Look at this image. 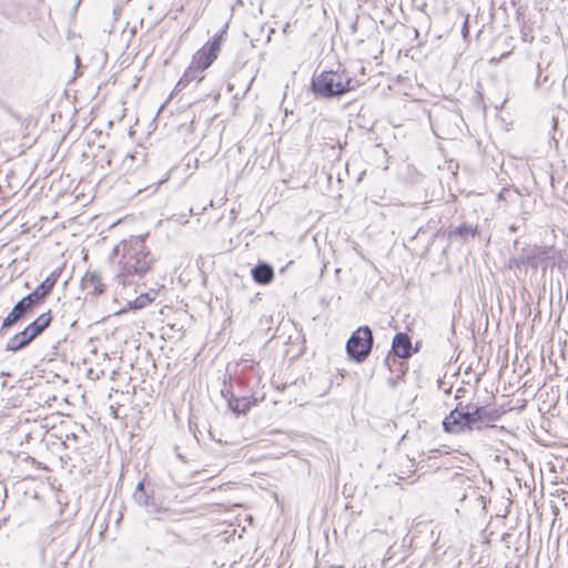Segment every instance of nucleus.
<instances>
[{
	"instance_id": "obj_8",
	"label": "nucleus",
	"mask_w": 568,
	"mask_h": 568,
	"mask_svg": "<svg viewBox=\"0 0 568 568\" xmlns=\"http://www.w3.org/2000/svg\"><path fill=\"white\" fill-rule=\"evenodd\" d=\"M412 344L409 337L404 333H397L393 339V351L396 356L407 358L410 356Z\"/></svg>"
},
{
	"instance_id": "obj_20",
	"label": "nucleus",
	"mask_w": 568,
	"mask_h": 568,
	"mask_svg": "<svg viewBox=\"0 0 568 568\" xmlns=\"http://www.w3.org/2000/svg\"><path fill=\"white\" fill-rule=\"evenodd\" d=\"M136 154H138V152H136V153H134V154H128V155L125 156L124 162H126L128 160L133 161V160L135 159Z\"/></svg>"
},
{
	"instance_id": "obj_14",
	"label": "nucleus",
	"mask_w": 568,
	"mask_h": 568,
	"mask_svg": "<svg viewBox=\"0 0 568 568\" xmlns=\"http://www.w3.org/2000/svg\"><path fill=\"white\" fill-rule=\"evenodd\" d=\"M133 498L134 500L139 504V505H148L149 503V496L144 489V484L143 481H140L138 485H136V488L133 493Z\"/></svg>"
},
{
	"instance_id": "obj_19",
	"label": "nucleus",
	"mask_w": 568,
	"mask_h": 568,
	"mask_svg": "<svg viewBox=\"0 0 568 568\" xmlns=\"http://www.w3.org/2000/svg\"><path fill=\"white\" fill-rule=\"evenodd\" d=\"M468 32H469V28H468V16H467L465 19L464 26H463V30H462L463 37L467 38Z\"/></svg>"
},
{
	"instance_id": "obj_16",
	"label": "nucleus",
	"mask_w": 568,
	"mask_h": 568,
	"mask_svg": "<svg viewBox=\"0 0 568 568\" xmlns=\"http://www.w3.org/2000/svg\"><path fill=\"white\" fill-rule=\"evenodd\" d=\"M51 321H52L51 313L47 312V313H43V314L39 315L38 318L36 321H33V323L39 328L44 331L50 325Z\"/></svg>"
},
{
	"instance_id": "obj_4",
	"label": "nucleus",
	"mask_w": 568,
	"mask_h": 568,
	"mask_svg": "<svg viewBox=\"0 0 568 568\" xmlns=\"http://www.w3.org/2000/svg\"><path fill=\"white\" fill-rule=\"evenodd\" d=\"M373 345V335L368 326L357 328L348 338L346 351L356 362H363L369 354Z\"/></svg>"
},
{
	"instance_id": "obj_7",
	"label": "nucleus",
	"mask_w": 568,
	"mask_h": 568,
	"mask_svg": "<svg viewBox=\"0 0 568 568\" xmlns=\"http://www.w3.org/2000/svg\"><path fill=\"white\" fill-rule=\"evenodd\" d=\"M33 306L30 304V300L29 298H22L21 301H19L14 306L13 308L11 310V312L8 314V316L3 320L2 322V327L1 329H6L10 326H12L14 323H17L21 317H23V315L30 310L32 308Z\"/></svg>"
},
{
	"instance_id": "obj_18",
	"label": "nucleus",
	"mask_w": 568,
	"mask_h": 568,
	"mask_svg": "<svg viewBox=\"0 0 568 568\" xmlns=\"http://www.w3.org/2000/svg\"><path fill=\"white\" fill-rule=\"evenodd\" d=\"M24 331L28 333L29 337L33 341L37 336H39L43 331L39 328L33 322L30 323Z\"/></svg>"
},
{
	"instance_id": "obj_13",
	"label": "nucleus",
	"mask_w": 568,
	"mask_h": 568,
	"mask_svg": "<svg viewBox=\"0 0 568 568\" xmlns=\"http://www.w3.org/2000/svg\"><path fill=\"white\" fill-rule=\"evenodd\" d=\"M555 257V251L552 247H536L534 250V258L538 262V263H545V266H547V261L549 258H554Z\"/></svg>"
},
{
	"instance_id": "obj_17",
	"label": "nucleus",
	"mask_w": 568,
	"mask_h": 568,
	"mask_svg": "<svg viewBox=\"0 0 568 568\" xmlns=\"http://www.w3.org/2000/svg\"><path fill=\"white\" fill-rule=\"evenodd\" d=\"M151 302L148 294L140 295L133 302H130V307L134 310L143 308Z\"/></svg>"
},
{
	"instance_id": "obj_12",
	"label": "nucleus",
	"mask_w": 568,
	"mask_h": 568,
	"mask_svg": "<svg viewBox=\"0 0 568 568\" xmlns=\"http://www.w3.org/2000/svg\"><path fill=\"white\" fill-rule=\"evenodd\" d=\"M32 339L28 333L23 329L12 336L7 343V351L17 352L22 347L27 346Z\"/></svg>"
},
{
	"instance_id": "obj_5",
	"label": "nucleus",
	"mask_w": 568,
	"mask_h": 568,
	"mask_svg": "<svg viewBox=\"0 0 568 568\" xmlns=\"http://www.w3.org/2000/svg\"><path fill=\"white\" fill-rule=\"evenodd\" d=\"M220 49V38H214L212 41L205 43L199 51L194 53L191 63L195 65L197 70L204 71L217 58Z\"/></svg>"
},
{
	"instance_id": "obj_1",
	"label": "nucleus",
	"mask_w": 568,
	"mask_h": 568,
	"mask_svg": "<svg viewBox=\"0 0 568 568\" xmlns=\"http://www.w3.org/2000/svg\"><path fill=\"white\" fill-rule=\"evenodd\" d=\"M122 275H144L152 264L150 251L141 236L131 237L122 243Z\"/></svg>"
},
{
	"instance_id": "obj_2",
	"label": "nucleus",
	"mask_w": 568,
	"mask_h": 568,
	"mask_svg": "<svg viewBox=\"0 0 568 568\" xmlns=\"http://www.w3.org/2000/svg\"><path fill=\"white\" fill-rule=\"evenodd\" d=\"M355 89V81L345 71H323L312 81V90L318 98L329 99Z\"/></svg>"
},
{
	"instance_id": "obj_11",
	"label": "nucleus",
	"mask_w": 568,
	"mask_h": 568,
	"mask_svg": "<svg viewBox=\"0 0 568 568\" xmlns=\"http://www.w3.org/2000/svg\"><path fill=\"white\" fill-rule=\"evenodd\" d=\"M82 285L87 290H91L94 294L103 293V284L99 272H87L82 278Z\"/></svg>"
},
{
	"instance_id": "obj_15",
	"label": "nucleus",
	"mask_w": 568,
	"mask_h": 568,
	"mask_svg": "<svg viewBox=\"0 0 568 568\" xmlns=\"http://www.w3.org/2000/svg\"><path fill=\"white\" fill-rule=\"evenodd\" d=\"M229 405L235 413L244 414L250 409V400L246 398L230 400Z\"/></svg>"
},
{
	"instance_id": "obj_3",
	"label": "nucleus",
	"mask_w": 568,
	"mask_h": 568,
	"mask_svg": "<svg viewBox=\"0 0 568 568\" xmlns=\"http://www.w3.org/2000/svg\"><path fill=\"white\" fill-rule=\"evenodd\" d=\"M485 409L476 405L459 404L443 420V428L449 434H459L465 430L480 429L484 422Z\"/></svg>"
},
{
	"instance_id": "obj_9",
	"label": "nucleus",
	"mask_w": 568,
	"mask_h": 568,
	"mask_svg": "<svg viewBox=\"0 0 568 568\" xmlns=\"http://www.w3.org/2000/svg\"><path fill=\"white\" fill-rule=\"evenodd\" d=\"M252 277L256 283L266 285L273 281L274 271L268 264L261 263L252 270Z\"/></svg>"
},
{
	"instance_id": "obj_6",
	"label": "nucleus",
	"mask_w": 568,
	"mask_h": 568,
	"mask_svg": "<svg viewBox=\"0 0 568 568\" xmlns=\"http://www.w3.org/2000/svg\"><path fill=\"white\" fill-rule=\"evenodd\" d=\"M57 276L52 273L33 292L24 296V298H29L32 306L41 303L44 297L52 291Z\"/></svg>"
},
{
	"instance_id": "obj_10",
	"label": "nucleus",
	"mask_w": 568,
	"mask_h": 568,
	"mask_svg": "<svg viewBox=\"0 0 568 568\" xmlns=\"http://www.w3.org/2000/svg\"><path fill=\"white\" fill-rule=\"evenodd\" d=\"M202 72V70H197V68L191 63L176 83L175 90L181 91L193 81L201 82L203 80Z\"/></svg>"
}]
</instances>
